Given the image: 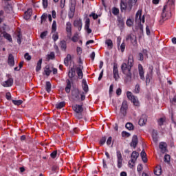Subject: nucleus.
<instances>
[{
	"mask_svg": "<svg viewBox=\"0 0 176 176\" xmlns=\"http://www.w3.org/2000/svg\"><path fill=\"white\" fill-rule=\"evenodd\" d=\"M60 48L62 50H66L67 49V44L65 43H61Z\"/></svg>",
	"mask_w": 176,
	"mask_h": 176,
	"instance_id": "47",
	"label": "nucleus"
},
{
	"mask_svg": "<svg viewBox=\"0 0 176 176\" xmlns=\"http://www.w3.org/2000/svg\"><path fill=\"white\" fill-rule=\"evenodd\" d=\"M46 35H47V32H43L41 34L40 37L41 39H45V38H46Z\"/></svg>",
	"mask_w": 176,
	"mask_h": 176,
	"instance_id": "48",
	"label": "nucleus"
},
{
	"mask_svg": "<svg viewBox=\"0 0 176 176\" xmlns=\"http://www.w3.org/2000/svg\"><path fill=\"white\" fill-rule=\"evenodd\" d=\"M134 65V57L130 55L128 58V63H122L121 69L122 73L126 75L128 79H131V67Z\"/></svg>",
	"mask_w": 176,
	"mask_h": 176,
	"instance_id": "1",
	"label": "nucleus"
},
{
	"mask_svg": "<svg viewBox=\"0 0 176 176\" xmlns=\"http://www.w3.org/2000/svg\"><path fill=\"white\" fill-rule=\"evenodd\" d=\"M24 57L25 60H28V61H30L31 60V56L28 53H25Z\"/></svg>",
	"mask_w": 176,
	"mask_h": 176,
	"instance_id": "49",
	"label": "nucleus"
},
{
	"mask_svg": "<svg viewBox=\"0 0 176 176\" xmlns=\"http://www.w3.org/2000/svg\"><path fill=\"white\" fill-rule=\"evenodd\" d=\"M82 89L84 91H85V93H87V91H89V86L87 85L86 80H82Z\"/></svg>",
	"mask_w": 176,
	"mask_h": 176,
	"instance_id": "27",
	"label": "nucleus"
},
{
	"mask_svg": "<svg viewBox=\"0 0 176 176\" xmlns=\"http://www.w3.org/2000/svg\"><path fill=\"white\" fill-rule=\"evenodd\" d=\"M12 102L14 105H21L23 104V100H12Z\"/></svg>",
	"mask_w": 176,
	"mask_h": 176,
	"instance_id": "42",
	"label": "nucleus"
},
{
	"mask_svg": "<svg viewBox=\"0 0 176 176\" xmlns=\"http://www.w3.org/2000/svg\"><path fill=\"white\" fill-rule=\"evenodd\" d=\"M71 81H69V80H67V86L65 87L66 93H69L71 91Z\"/></svg>",
	"mask_w": 176,
	"mask_h": 176,
	"instance_id": "30",
	"label": "nucleus"
},
{
	"mask_svg": "<svg viewBox=\"0 0 176 176\" xmlns=\"http://www.w3.org/2000/svg\"><path fill=\"white\" fill-rule=\"evenodd\" d=\"M134 91L136 94L140 93V85H135Z\"/></svg>",
	"mask_w": 176,
	"mask_h": 176,
	"instance_id": "52",
	"label": "nucleus"
},
{
	"mask_svg": "<svg viewBox=\"0 0 176 176\" xmlns=\"http://www.w3.org/2000/svg\"><path fill=\"white\" fill-rule=\"evenodd\" d=\"M32 16V9L29 8L27 11L25 12L24 19L25 20H30V18Z\"/></svg>",
	"mask_w": 176,
	"mask_h": 176,
	"instance_id": "18",
	"label": "nucleus"
},
{
	"mask_svg": "<svg viewBox=\"0 0 176 176\" xmlns=\"http://www.w3.org/2000/svg\"><path fill=\"white\" fill-rule=\"evenodd\" d=\"M52 90V84L50 82L47 81L46 82V91L47 93H50V91Z\"/></svg>",
	"mask_w": 176,
	"mask_h": 176,
	"instance_id": "36",
	"label": "nucleus"
},
{
	"mask_svg": "<svg viewBox=\"0 0 176 176\" xmlns=\"http://www.w3.org/2000/svg\"><path fill=\"white\" fill-rule=\"evenodd\" d=\"M8 63L10 67H13L14 65V58L13 57V55H9Z\"/></svg>",
	"mask_w": 176,
	"mask_h": 176,
	"instance_id": "23",
	"label": "nucleus"
},
{
	"mask_svg": "<svg viewBox=\"0 0 176 176\" xmlns=\"http://www.w3.org/2000/svg\"><path fill=\"white\" fill-rule=\"evenodd\" d=\"M138 156H140V153L137 151H133L131 155V160L129 161V167L130 168H133L135 166V162H137V159H138Z\"/></svg>",
	"mask_w": 176,
	"mask_h": 176,
	"instance_id": "4",
	"label": "nucleus"
},
{
	"mask_svg": "<svg viewBox=\"0 0 176 176\" xmlns=\"http://www.w3.org/2000/svg\"><path fill=\"white\" fill-rule=\"evenodd\" d=\"M154 174L155 175H162V166H157L155 169H154Z\"/></svg>",
	"mask_w": 176,
	"mask_h": 176,
	"instance_id": "24",
	"label": "nucleus"
},
{
	"mask_svg": "<svg viewBox=\"0 0 176 176\" xmlns=\"http://www.w3.org/2000/svg\"><path fill=\"white\" fill-rule=\"evenodd\" d=\"M159 148L161 150V152H162V153H164L167 151V144L165 142H161L160 143Z\"/></svg>",
	"mask_w": 176,
	"mask_h": 176,
	"instance_id": "21",
	"label": "nucleus"
},
{
	"mask_svg": "<svg viewBox=\"0 0 176 176\" xmlns=\"http://www.w3.org/2000/svg\"><path fill=\"white\" fill-rule=\"evenodd\" d=\"M70 39H72V42H78V41H79V33L76 32L74 34L73 37H72Z\"/></svg>",
	"mask_w": 176,
	"mask_h": 176,
	"instance_id": "32",
	"label": "nucleus"
},
{
	"mask_svg": "<svg viewBox=\"0 0 176 176\" xmlns=\"http://www.w3.org/2000/svg\"><path fill=\"white\" fill-rule=\"evenodd\" d=\"M52 30V32H56V30H57V23H56V21H53Z\"/></svg>",
	"mask_w": 176,
	"mask_h": 176,
	"instance_id": "41",
	"label": "nucleus"
},
{
	"mask_svg": "<svg viewBox=\"0 0 176 176\" xmlns=\"http://www.w3.org/2000/svg\"><path fill=\"white\" fill-rule=\"evenodd\" d=\"M146 122H147L146 116L142 115L139 120V124L140 126H145V124H146Z\"/></svg>",
	"mask_w": 176,
	"mask_h": 176,
	"instance_id": "19",
	"label": "nucleus"
},
{
	"mask_svg": "<svg viewBox=\"0 0 176 176\" xmlns=\"http://www.w3.org/2000/svg\"><path fill=\"white\" fill-rule=\"evenodd\" d=\"M129 108V106L127 104V101L124 100L122 103V106L120 108V112L123 116H126L127 115V109Z\"/></svg>",
	"mask_w": 176,
	"mask_h": 176,
	"instance_id": "9",
	"label": "nucleus"
},
{
	"mask_svg": "<svg viewBox=\"0 0 176 176\" xmlns=\"http://www.w3.org/2000/svg\"><path fill=\"white\" fill-rule=\"evenodd\" d=\"M140 155L144 163H146L148 162V159L146 158V153H145V151H142Z\"/></svg>",
	"mask_w": 176,
	"mask_h": 176,
	"instance_id": "26",
	"label": "nucleus"
},
{
	"mask_svg": "<svg viewBox=\"0 0 176 176\" xmlns=\"http://www.w3.org/2000/svg\"><path fill=\"white\" fill-rule=\"evenodd\" d=\"M73 109L75 111L76 116V118H78V119H80L82 118L81 116H79V113H81V112H83V107L79 104H75L73 106Z\"/></svg>",
	"mask_w": 176,
	"mask_h": 176,
	"instance_id": "11",
	"label": "nucleus"
},
{
	"mask_svg": "<svg viewBox=\"0 0 176 176\" xmlns=\"http://www.w3.org/2000/svg\"><path fill=\"white\" fill-rule=\"evenodd\" d=\"M77 74L80 79H82V78H83V73L82 72V69H80V67L77 68Z\"/></svg>",
	"mask_w": 176,
	"mask_h": 176,
	"instance_id": "35",
	"label": "nucleus"
},
{
	"mask_svg": "<svg viewBox=\"0 0 176 176\" xmlns=\"http://www.w3.org/2000/svg\"><path fill=\"white\" fill-rule=\"evenodd\" d=\"M117 167L118 168H122L123 166V158L122 157V153L118 151L117 153Z\"/></svg>",
	"mask_w": 176,
	"mask_h": 176,
	"instance_id": "8",
	"label": "nucleus"
},
{
	"mask_svg": "<svg viewBox=\"0 0 176 176\" xmlns=\"http://www.w3.org/2000/svg\"><path fill=\"white\" fill-rule=\"evenodd\" d=\"M116 94H117V96H120V94H122V89L118 88V89L116 90Z\"/></svg>",
	"mask_w": 176,
	"mask_h": 176,
	"instance_id": "63",
	"label": "nucleus"
},
{
	"mask_svg": "<svg viewBox=\"0 0 176 176\" xmlns=\"http://www.w3.org/2000/svg\"><path fill=\"white\" fill-rule=\"evenodd\" d=\"M71 54H67L64 60V64L66 67H68V65H69V61H71Z\"/></svg>",
	"mask_w": 176,
	"mask_h": 176,
	"instance_id": "25",
	"label": "nucleus"
},
{
	"mask_svg": "<svg viewBox=\"0 0 176 176\" xmlns=\"http://www.w3.org/2000/svg\"><path fill=\"white\" fill-rule=\"evenodd\" d=\"M111 12L114 16H118L119 14V10L116 8V7H113L111 10Z\"/></svg>",
	"mask_w": 176,
	"mask_h": 176,
	"instance_id": "40",
	"label": "nucleus"
},
{
	"mask_svg": "<svg viewBox=\"0 0 176 176\" xmlns=\"http://www.w3.org/2000/svg\"><path fill=\"white\" fill-rule=\"evenodd\" d=\"M6 98L7 100H10V98H12V95L10 94V92H8L6 94Z\"/></svg>",
	"mask_w": 176,
	"mask_h": 176,
	"instance_id": "62",
	"label": "nucleus"
},
{
	"mask_svg": "<svg viewBox=\"0 0 176 176\" xmlns=\"http://www.w3.org/2000/svg\"><path fill=\"white\" fill-rule=\"evenodd\" d=\"M121 11L124 12L126 10H128V12H130L133 8V5H131V3H125L124 0H121Z\"/></svg>",
	"mask_w": 176,
	"mask_h": 176,
	"instance_id": "6",
	"label": "nucleus"
},
{
	"mask_svg": "<svg viewBox=\"0 0 176 176\" xmlns=\"http://www.w3.org/2000/svg\"><path fill=\"white\" fill-rule=\"evenodd\" d=\"M64 6H65V0H60L61 9H64Z\"/></svg>",
	"mask_w": 176,
	"mask_h": 176,
	"instance_id": "59",
	"label": "nucleus"
},
{
	"mask_svg": "<svg viewBox=\"0 0 176 176\" xmlns=\"http://www.w3.org/2000/svg\"><path fill=\"white\" fill-rule=\"evenodd\" d=\"M50 156L52 159H56V156H57V151H53L51 154Z\"/></svg>",
	"mask_w": 176,
	"mask_h": 176,
	"instance_id": "46",
	"label": "nucleus"
},
{
	"mask_svg": "<svg viewBox=\"0 0 176 176\" xmlns=\"http://www.w3.org/2000/svg\"><path fill=\"white\" fill-rule=\"evenodd\" d=\"M72 96L74 98H75V100H79V96H80V94H79V91L78 90L73 91Z\"/></svg>",
	"mask_w": 176,
	"mask_h": 176,
	"instance_id": "31",
	"label": "nucleus"
},
{
	"mask_svg": "<svg viewBox=\"0 0 176 176\" xmlns=\"http://www.w3.org/2000/svg\"><path fill=\"white\" fill-rule=\"evenodd\" d=\"M164 160L166 163H168V162H170V155H165Z\"/></svg>",
	"mask_w": 176,
	"mask_h": 176,
	"instance_id": "57",
	"label": "nucleus"
},
{
	"mask_svg": "<svg viewBox=\"0 0 176 176\" xmlns=\"http://www.w3.org/2000/svg\"><path fill=\"white\" fill-rule=\"evenodd\" d=\"M111 144H112V137H109L107 141V145H111Z\"/></svg>",
	"mask_w": 176,
	"mask_h": 176,
	"instance_id": "61",
	"label": "nucleus"
},
{
	"mask_svg": "<svg viewBox=\"0 0 176 176\" xmlns=\"http://www.w3.org/2000/svg\"><path fill=\"white\" fill-rule=\"evenodd\" d=\"M142 10H139L137 12L135 17V21L136 24H138V25H140V28H142V24L145 23V16L144 15L142 16Z\"/></svg>",
	"mask_w": 176,
	"mask_h": 176,
	"instance_id": "3",
	"label": "nucleus"
},
{
	"mask_svg": "<svg viewBox=\"0 0 176 176\" xmlns=\"http://www.w3.org/2000/svg\"><path fill=\"white\" fill-rule=\"evenodd\" d=\"M142 168H143L142 164L138 165L137 170H138V173H140L142 171Z\"/></svg>",
	"mask_w": 176,
	"mask_h": 176,
	"instance_id": "55",
	"label": "nucleus"
},
{
	"mask_svg": "<svg viewBox=\"0 0 176 176\" xmlns=\"http://www.w3.org/2000/svg\"><path fill=\"white\" fill-rule=\"evenodd\" d=\"M42 69V59H40L38 62H37V65L36 67V72H39V71Z\"/></svg>",
	"mask_w": 176,
	"mask_h": 176,
	"instance_id": "29",
	"label": "nucleus"
},
{
	"mask_svg": "<svg viewBox=\"0 0 176 176\" xmlns=\"http://www.w3.org/2000/svg\"><path fill=\"white\" fill-rule=\"evenodd\" d=\"M47 0H43V6L44 8V9H46V8H47Z\"/></svg>",
	"mask_w": 176,
	"mask_h": 176,
	"instance_id": "53",
	"label": "nucleus"
},
{
	"mask_svg": "<svg viewBox=\"0 0 176 176\" xmlns=\"http://www.w3.org/2000/svg\"><path fill=\"white\" fill-rule=\"evenodd\" d=\"M66 32L67 37L71 39V36H72V24H71V22L66 23Z\"/></svg>",
	"mask_w": 176,
	"mask_h": 176,
	"instance_id": "10",
	"label": "nucleus"
},
{
	"mask_svg": "<svg viewBox=\"0 0 176 176\" xmlns=\"http://www.w3.org/2000/svg\"><path fill=\"white\" fill-rule=\"evenodd\" d=\"M105 43H106V45H107V46H108L109 47H110V49H112V46H113V42H112V40L108 39V40H107V41H105Z\"/></svg>",
	"mask_w": 176,
	"mask_h": 176,
	"instance_id": "38",
	"label": "nucleus"
},
{
	"mask_svg": "<svg viewBox=\"0 0 176 176\" xmlns=\"http://www.w3.org/2000/svg\"><path fill=\"white\" fill-rule=\"evenodd\" d=\"M68 76L72 80L76 79V69H75L74 67H72L71 69L69 70Z\"/></svg>",
	"mask_w": 176,
	"mask_h": 176,
	"instance_id": "13",
	"label": "nucleus"
},
{
	"mask_svg": "<svg viewBox=\"0 0 176 176\" xmlns=\"http://www.w3.org/2000/svg\"><path fill=\"white\" fill-rule=\"evenodd\" d=\"M133 24V22L131 19H129L126 20V25H128V27H131Z\"/></svg>",
	"mask_w": 176,
	"mask_h": 176,
	"instance_id": "44",
	"label": "nucleus"
},
{
	"mask_svg": "<svg viewBox=\"0 0 176 176\" xmlns=\"http://www.w3.org/2000/svg\"><path fill=\"white\" fill-rule=\"evenodd\" d=\"M74 27L78 28V31H82V27L83 23H82V19H76L74 22Z\"/></svg>",
	"mask_w": 176,
	"mask_h": 176,
	"instance_id": "14",
	"label": "nucleus"
},
{
	"mask_svg": "<svg viewBox=\"0 0 176 176\" xmlns=\"http://www.w3.org/2000/svg\"><path fill=\"white\" fill-rule=\"evenodd\" d=\"M164 122H166V119L165 118H160L159 120H158V124L159 126H163V123H164Z\"/></svg>",
	"mask_w": 176,
	"mask_h": 176,
	"instance_id": "43",
	"label": "nucleus"
},
{
	"mask_svg": "<svg viewBox=\"0 0 176 176\" xmlns=\"http://www.w3.org/2000/svg\"><path fill=\"white\" fill-rule=\"evenodd\" d=\"M138 144V138H137V135H134L132 138L131 146H133V148H135Z\"/></svg>",
	"mask_w": 176,
	"mask_h": 176,
	"instance_id": "22",
	"label": "nucleus"
},
{
	"mask_svg": "<svg viewBox=\"0 0 176 176\" xmlns=\"http://www.w3.org/2000/svg\"><path fill=\"white\" fill-rule=\"evenodd\" d=\"M174 6V0L169 1L166 5H165L162 10V19L160 21L161 24H163L166 20H168L171 17V6Z\"/></svg>",
	"mask_w": 176,
	"mask_h": 176,
	"instance_id": "2",
	"label": "nucleus"
},
{
	"mask_svg": "<svg viewBox=\"0 0 176 176\" xmlns=\"http://www.w3.org/2000/svg\"><path fill=\"white\" fill-rule=\"evenodd\" d=\"M126 41H128V42H131L132 45H137V36H135V35L129 34L126 36Z\"/></svg>",
	"mask_w": 176,
	"mask_h": 176,
	"instance_id": "12",
	"label": "nucleus"
},
{
	"mask_svg": "<svg viewBox=\"0 0 176 176\" xmlns=\"http://www.w3.org/2000/svg\"><path fill=\"white\" fill-rule=\"evenodd\" d=\"M52 39L54 41V42H56V41L58 39V34L57 32L54 33L52 36Z\"/></svg>",
	"mask_w": 176,
	"mask_h": 176,
	"instance_id": "45",
	"label": "nucleus"
},
{
	"mask_svg": "<svg viewBox=\"0 0 176 176\" xmlns=\"http://www.w3.org/2000/svg\"><path fill=\"white\" fill-rule=\"evenodd\" d=\"M46 17H47L46 14H43L41 16V23H43V21H46Z\"/></svg>",
	"mask_w": 176,
	"mask_h": 176,
	"instance_id": "58",
	"label": "nucleus"
},
{
	"mask_svg": "<svg viewBox=\"0 0 176 176\" xmlns=\"http://www.w3.org/2000/svg\"><path fill=\"white\" fill-rule=\"evenodd\" d=\"M74 14H75V7L73 6V7L70 8V10L68 14L69 18L72 19V17H74Z\"/></svg>",
	"mask_w": 176,
	"mask_h": 176,
	"instance_id": "28",
	"label": "nucleus"
},
{
	"mask_svg": "<svg viewBox=\"0 0 176 176\" xmlns=\"http://www.w3.org/2000/svg\"><path fill=\"white\" fill-rule=\"evenodd\" d=\"M17 42H18L19 45H20L21 43V35L20 33H19L17 34Z\"/></svg>",
	"mask_w": 176,
	"mask_h": 176,
	"instance_id": "50",
	"label": "nucleus"
},
{
	"mask_svg": "<svg viewBox=\"0 0 176 176\" xmlns=\"http://www.w3.org/2000/svg\"><path fill=\"white\" fill-rule=\"evenodd\" d=\"M90 16L93 17L94 20H97V19H98V15L96 14V13H91Z\"/></svg>",
	"mask_w": 176,
	"mask_h": 176,
	"instance_id": "54",
	"label": "nucleus"
},
{
	"mask_svg": "<svg viewBox=\"0 0 176 176\" xmlns=\"http://www.w3.org/2000/svg\"><path fill=\"white\" fill-rule=\"evenodd\" d=\"M57 109H61L63 107H65V102H60L56 104Z\"/></svg>",
	"mask_w": 176,
	"mask_h": 176,
	"instance_id": "34",
	"label": "nucleus"
},
{
	"mask_svg": "<svg viewBox=\"0 0 176 176\" xmlns=\"http://www.w3.org/2000/svg\"><path fill=\"white\" fill-rule=\"evenodd\" d=\"M44 72L47 76H49L50 74L52 73V70H50V68H49V66H45Z\"/></svg>",
	"mask_w": 176,
	"mask_h": 176,
	"instance_id": "37",
	"label": "nucleus"
},
{
	"mask_svg": "<svg viewBox=\"0 0 176 176\" xmlns=\"http://www.w3.org/2000/svg\"><path fill=\"white\" fill-rule=\"evenodd\" d=\"M125 127L127 130H134V125L131 122H127Z\"/></svg>",
	"mask_w": 176,
	"mask_h": 176,
	"instance_id": "33",
	"label": "nucleus"
},
{
	"mask_svg": "<svg viewBox=\"0 0 176 176\" xmlns=\"http://www.w3.org/2000/svg\"><path fill=\"white\" fill-rule=\"evenodd\" d=\"M13 85V78H10L5 82L2 83V86L4 87H10V86Z\"/></svg>",
	"mask_w": 176,
	"mask_h": 176,
	"instance_id": "17",
	"label": "nucleus"
},
{
	"mask_svg": "<svg viewBox=\"0 0 176 176\" xmlns=\"http://www.w3.org/2000/svg\"><path fill=\"white\" fill-rule=\"evenodd\" d=\"M54 52H51L47 55V60H54Z\"/></svg>",
	"mask_w": 176,
	"mask_h": 176,
	"instance_id": "39",
	"label": "nucleus"
},
{
	"mask_svg": "<svg viewBox=\"0 0 176 176\" xmlns=\"http://www.w3.org/2000/svg\"><path fill=\"white\" fill-rule=\"evenodd\" d=\"M106 141H107V138H102V139L100 141V144L101 145H104V144H105Z\"/></svg>",
	"mask_w": 176,
	"mask_h": 176,
	"instance_id": "60",
	"label": "nucleus"
},
{
	"mask_svg": "<svg viewBox=\"0 0 176 176\" xmlns=\"http://www.w3.org/2000/svg\"><path fill=\"white\" fill-rule=\"evenodd\" d=\"M126 97L128 100H130L131 102H133V105L135 107H139L140 105V101L138 100V98L133 95V93L131 91H127L126 92Z\"/></svg>",
	"mask_w": 176,
	"mask_h": 176,
	"instance_id": "5",
	"label": "nucleus"
},
{
	"mask_svg": "<svg viewBox=\"0 0 176 176\" xmlns=\"http://www.w3.org/2000/svg\"><path fill=\"white\" fill-rule=\"evenodd\" d=\"M122 137H130V133L126 131H122Z\"/></svg>",
	"mask_w": 176,
	"mask_h": 176,
	"instance_id": "56",
	"label": "nucleus"
},
{
	"mask_svg": "<svg viewBox=\"0 0 176 176\" xmlns=\"http://www.w3.org/2000/svg\"><path fill=\"white\" fill-rule=\"evenodd\" d=\"M124 49H126V45L124 44V43H122L120 45V50H121L122 53H123V52H124Z\"/></svg>",
	"mask_w": 176,
	"mask_h": 176,
	"instance_id": "51",
	"label": "nucleus"
},
{
	"mask_svg": "<svg viewBox=\"0 0 176 176\" xmlns=\"http://www.w3.org/2000/svg\"><path fill=\"white\" fill-rule=\"evenodd\" d=\"M138 69H139V75L140 76V79L144 80L145 79V76H144V68L142 67V65L139 64Z\"/></svg>",
	"mask_w": 176,
	"mask_h": 176,
	"instance_id": "20",
	"label": "nucleus"
},
{
	"mask_svg": "<svg viewBox=\"0 0 176 176\" xmlns=\"http://www.w3.org/2000/svg\"><path fill=\"white\" fill-rule=\"evenodd\" d=\"M170 102H172V104H175V102H176V96H175L173 97V98L172 100H170Z\"/></svg>",
	"mask_w": 176,
	"mask_h": 176,
	"instance_id": "64",
	"label": "nucleus"
},
{
	"mask_svg": "<svg viewBox=\"0 0 176 176\" xmlns=\"http://www.w3.org/2000/svg\"><path fill=\"white\" fill-rule=\"evenodd\" d=\"M85 30L87 34H91V29H90V19L87 18L85 21Z\"/></svg>",
	"mask_w": 176,
	"mask_h": 176,
	"instance_id": "15",
	"label": "nucleus"
},
{
	"mask_svg": "<svg viewBox=\"0 0 176 176\" xmlns=\"http://www.w3.org/2000/svg\"><path fill=\"white\" fill-rule=\"evenodd\" d=\"M5 38V39H7L8 42H12V36L9 34H8L6 32H5V29L3 28H0V38Z\"/></svg>",
	"mask_w": 176,
	"mask_h": 176,
	"instance_id": "7",
	"label": "nucleus"
},
{
	"mask_svg": "<svg viewBox=\"0 0 176 176\" xmlns=\"http://www.w3.org/2000/svg\"><path fill=\"white\" fill-rule=\"evenodd\" d=\"M113 74L115 80L119 79V70L118 69V65H114L113 67Z\"/></svg>",
	"mask_w": 176,
	"mask_h": 176,
	"instance_id": "16",
	"label": "nucleus"
}]
</instances>
